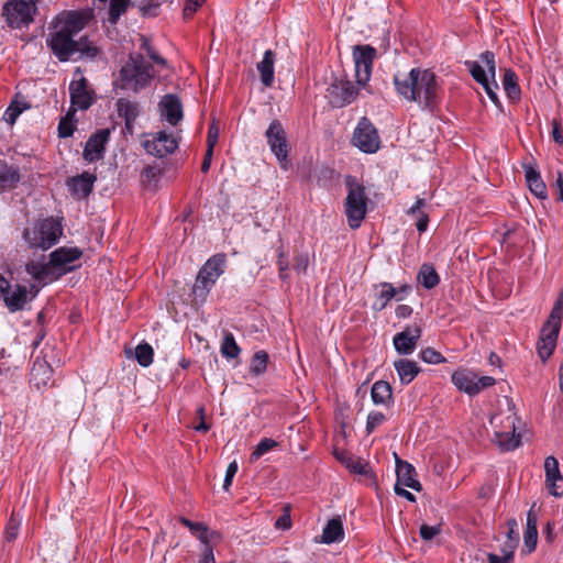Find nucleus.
<instances>
[{
    "label": "nucleus",
    "instance_id": "1",
    "mask_svg": "<svg viewBox=\"0 0 563 563\" xmlns=\"http://www.w3.org/2000/svg\"><path fill=\"white\" fill-rule=\"evenodd\" d=\"M90 18L89 11H66L56 18L46 44L59 62L95 59L100 54V49L87 36L75 40Z\"/></svg>",
    "mask_w": 563,
    "mask_h": 563
},
{
    "label": "nucleus",
    "instance_id": "2",
    "mask_svg": "<svg viewBox=\"0 0 563 563\" xmlns=\"http://www.w3.org/2000/svg\"><path fill=\"white\" fill-rule=\"evenodd\" d=\"M394 84L399 96L424 109L433 110L439 102V84L430 69L412 68L407 74H397Z\"/></svg>",
    "mask_w": 563,
    "mask_h": 563
},
{
    "label": "nucleus",
    "instance_id": "3",
    "mask_svg": "<svg viewBox=\"0 0 563 563\" xmlns=\"http://www.w3.org/2000/svg\"><path fill=\"white\" fill-rule=\"evenodd\" d=\"M154 77V68L141 54H130L119 71L118 87L139 92L146 88Z\"/></svg>",
    "mask_w": 563,
    "mask_h": 563
},
{
    "label": "nucleus",
    "instance_id": "4",
    "mask_svg": "<svg viewBox=\"0 0 563 563\" xmlns=\"http://www.w3.org/2000/svg\"><path fill=\"white\" fill-rule=\"evenodd\" d=\"M345 184L347 187V195L344 207L347 223L351 229H357L361 227V223L366 216L368 198L365 194L364 186L355 178L349 176Z\"/></svg>",
    "mask_w": 563,
    "mask_h": 563
},
{
    "label": "nucleus",
    "instance_id": "5",
    "mask_svg": "<svg viewBox=\"0 0 563 563\" xmlns=\"http://www.w3.org/2000/svg\"><path fill=\"white\" fill-rule=\"evenodd\" d=\"M225 257L214 255L200 268L192 291L196 297L205 298L210 288L224 272Z\"/></svg>",
    "mask_w": 563,
    "mask_h": 563
},
{
    "label": "nucleus",
    "instance_id": "6",
    "mask_svg": "<svg viewBox=\"0 0 563 563\" xmlns=\"http://www.w3.org/2000/svg\"><path fill=\"white\" fill-rule=\"evenodd\" d=\"M358 96V88L344 75L332 76L324 97L333 108H343L352 103Z\"/></svg>",
    "mask_w": 563,
    "mask_h": 563
},
{
    "label": "nucleus",
    "instance_id": "7",
    "mask_svg": "<svg viewBox=\"0 0 563 563\" xmlns=\"http://www.w3.org/2000/svg\"><path fill=\"white\" fill-rule=\"evenodd\" d=\"M60 235L62 227L53 219H45L32 230L24 232V238L31 246L43 250H47L56 244Z\"/></svg>",
    "mask_w": 563,
    "mask_h": 563
},
{
    "label": "nucleus",
    "instance_id": "8",
    "mask_svg": "<svg viewBox=\"0 0 563 563\" xmlns=\"http://www.w3.org/2000/svg\"><path fill=\"white\" fill-rule=\"evenodd\" d=\"M37 8L33 0H9L3 7V15L12 29H21L33 22Z\"/></svg>",
    "mask_w": 563,
    "mask_h": 563
},
{
    "label": "nucleus",
    "instance_id": "9",
    "mask_svg": "<svg viewBox=\"0 0 563 563\" xmlns=\"http://www.w3.org/2000/svg\"><path fill=\"white\" fill-rule=\"evenodd\" d=\"M454 386L470 396L477 395L483 389L494 386L496 380L490 376H478L470 369H459L452 374Z\"/></svg>",
    "mask_w": 563,
    "mask_h": 563
},
{
    "label": "nucleus",
    "instance_id": "10",
    "mask_svg": "<svg viewBox=\"0 0 563 563\" xmlns=\"http://www.w3.org/2000/svg\"><path fill=\"white\" fill-rule=\"evenodd\" d=\"M265 137L280 168L287 169L289 165V150L287 144L286 132L283 124L278 120H273L265 132Z\"/></svg>",
    "mask_w": 563,
    "mask_h": 563
},
{
    "label": "nucleus",
    "instance_id": "11",
    "mask_svg": "<svg viewBox=\"0 0 563 563\" xmlns=\"http://www.w3.org/2000/svg\"><path fill=\"white\" fill-rule=\"evenodd\" d=\"M376 49L369 45H356L353 49L355 78L358 87H365L371 79Z\"/></svg>",
    "mask_w": 563,
    "mask_h": 563
},
{
    "label": "nucleus",
    "instance_id": "12",
    "mask_svg": "<svg viewBox=\"0 0 563 563\" xmlns=\"http://www.w3.org/2000/svg\"><path fill=\"white\" fill-rule=\"evenodd\" d=\"M0 297L10 312L21 311L29 301V290L26 286H12L9 280L0 274Z\"/></svg>",
    "mask_w": 563,
    "mask_h": 563
},
{
    "label": "nucleus",
    "instance_id": "13",
    "mask_svg": "<svg viewBox=\"0 0 563 563\" xmlns=\"http://www.w3.org/2000/svg\"><path fill=\"white\" fill-rule=\"evenodd\" d=\"M377 130L367 118H362L354 130L353 143L364 153H375L379 148Z\"/></svg>",
    "mask_w": 563,
    "mask_h": 563
},
{
    "label": "nucleus",
    "instance_id": "14",
    "mask_svg": "<svg viewBox=\"0 0 563 563\" xmlns=\"http://www.w3.org/2000/svg\"><path fill=\"white\" fill-rule=\"evenodd\" d=\"M82 252L77 247H59L51 253L49 264L55 273L56 278L67 272L74 269L75 261H78Z\"/></svg>",
    "mask_w": 563,
    "mask_h": 563
},
{
    "label": "nucleus",
    "instance_id": "15",
    "mask_svg": "<svg viewBox=\"0 0 563 563\" xmlns=\"http://www.w3.org/2000/svg\"><path fill=\"white\" fill-rule=\"evenodd\" d=\"M143 146L148 154L164 157L176 151L178 142L174 135L159 131L152 139L145 140Z\"/></svg>",
    "mask_w": 563,
    "mask_h": 563
},
{
    "label": "nucleus",
    "instance_id": "16",
    "mask_svg": "<svg viewBox=\"0 0 563 563\" xmlns=\"http://www.w3.org/2000/svg\"><path fill=\"white\" fill-rule=\"evenodd\" d=\"M420 327H407L404 331L395 334L393 339L394 347L400 355L411 354L421 336Z\"/></svg>",
    "mask_w": 563,
    "mask_h": 563
},
{
    "label": "nucleus",
    "instance_id": "17",
    "mask_svg": "<svg viewBox=\"0 0 563 563\" xmlns=\"http://www.w3.org/2000/svg\"><path fill=\"white\" fill-rule=\"evenodd\" d=\"M515 416H508L500 423L504 430L495 431V440L498 446L505 451L516 449L520 443V435L516 434Z\"/></svg>",
    "mask_w": 563,
    "mask_h": 563
},
{
    "label": "nucleus",
    "instance_id": "18",
    "mask_svg": "<svg viewBox=\"0 0 563 563\" xmlns=\"http://www.w3.org/2000/svg\"><path fill=\"white\" fill-rule=\"evenodd\" d=\"M109 130L102 129L89 137L84 150L86 161L96 162L103 157L104 146L109 140Z\"/></svg>",
    "mask_w": 563,
    "mask_h": 563
},
{
    "label": "nucleus",
    "instance_id": "19",
    "mask_svg": "<svg viewBox=\"0 0 563 563\" xmlns=\"http://www.w3.org/2000/svg\"><path fill=\"white\" fill-rule=\"evenodd\" d=\"M481 62L485 65L487 68V73L492 78V81H486L482 86L484 87L487 96L489 99L494 102V104L498 108L501 107V102L498 98V95L496 90L498 89V85L495 80L496 77V63H495V55L493 52L486 51L481 54L479 56Z\"/></svg>",
    "mask_w": 563,
    "mask_h": 563
},
{
    "label": "nucleus",
    "instance_id": "20",
    "mask_svg": "<svg viewBox=\"0 0 563 563\" xmlns=\"http://www.w3.org/2000/svg\"><path fill=\"white\" fill-rule=\"evenodd\" d=\"M560 324H551L545 322L541 329L540 341L538 343V352L542 360H547L553 352L558 334L560 331Z\"/></svg>",
    "mask_w": 563,
    "mask_h": 563
},
{
    "label": "nucleus",
    "instance_id": "21",
    "mask_svg": "<svg viewBox=\"0 0 563 563\" xmlns=\"http://www.w3.org/2000/svg\"><path fill=\"white\" fill-rule=\"evenodd\" d=\"M396 456V475L397 482L396 484L405 487L412 488L417 492L422 489L420 482L416 478V470L415 467Z\"/></svg>",
    "mask_w": 563,
    "mask_h": 563
},
{
    "label": "nucleus",
    "instance_id": "22",
    "mask_svg": "<svg viewBox=\"0 0 563 563\" xmlns=\"http://www.w3.org/2000/svg\"><path fill=\"white\" fill-rule=\"evenodd\" d=\"M30 375L31 383L36 387L37 390L53 385V368L45 360L37 357L33 363Z\"/></svg>",
    "mask_w": 563,
    "mask_h": 563
},
{
    "label": "nucleus",
    "instance_id": "23",
    "mask_svg": "<svg viewBox=\"0 0 563 563\" xmlns=\"http://www.w3.org/2000/svg\"><path fill=\"white\" fill-rule=\"evenodd\" d=\"M69 92L70 101L74 106H77L81 110H86L91 106L92 98L88 90V84L85 77L73 80L69 85Z\"/></svg>",
    "mask_w": 563,
    "mask_h": 563
},
{
    "label": "nucleus",
    "instance_id": "24",
    "mask_svg": "<svg viewBox=\"0 0 563 563\" xmlns=\"http://www.w3.org/2000/svg\"><path fill=\"white\" fill-rule=\"evenodd\" d=\"M162 117L172 125L183 119L181 102L175 95H166L159 102Z\"/></svg>",
    "mask_w": 563,
    "mask_h": 563
},
{
    "label": "nucleus",
    "instance_id": "25",
    "mask_svg": "<svg viewBox=\"0 0 563 563\" xmlns=\"http://www.w3.org/2000/svg\"><path fill=\"white\" fill-rule=\"evenodd\" d=\"M96 176L89 173H82L79 176L73 177L67 181L69 190L77 198H86L92 191Z\"/></svg>",
    "mask_w": 563,
    "mask_h": 563
},
{
    "label": "nucleus",
    "instance_id": "26",
    "mask_svg": "<svg viewBox=\"0 0 563 563\" xmlns=\"http://www.w3.org/2000/svg\"><path fill=\"white\" fill-rule=\"evenodd\" d=\"M20 180L19 167L0 159V194L14 189Z\"/></svg>",
    "mask_w": 563,
    "mask_h": 563
},
{
    "label": "nucleus",
    "instance_id": "27",
    "mask_svg": "<svg viewBox=\"0 0 563 563\" xmlns=\"http://www.w3.org/2000/svg\"><path fill=\"white\" fill-rule=\"evenodd\" d=\"M394 367L402 385L410 384L420 372L418 364L407 358H399L395 361Z\"/></svg>",
    "mask_w": 563,
    "mask_h": 563
},
{
    "label": "nucleus",
    "instance_id": "28",
    "mask_svg": "<svg viewBox=\"0 0 563 563\" xmlns=\"http://www.w3.org/2000/svg\"><path fill=\"white\" fill-rule=\"evenodd\" d=\"M375 300L373 302V309L375 311L384 310L387 305L394 299V286L390 283H380L374 286Z\"/></svg>",
    "mask_w": 563,
    "mask_h": 563
},
{
    "label": "nucleus",
    "instance_id": "29",
    "mask_svg": "<svg viewBox=\"0 0 563 563\" xmlns=\"http://www.w3.org/2000/svg\"><path fill=\"white\" fill-rule=\"evenodd\" d=\"M343 538L344 530L342 520L339 517L330 519L323 528L321 541L325 544H331L342 541Z\"/></svg>",
    "mask_w": 563,
    "mask_h": 563
},
{
    "label": "nucleus",
    "instance_id": "30",
    "mask_svg": "<svg viewBox=\"0 0 563 563\" xmlns=\"http://www.w3.org/2000/svg\"><path fill=\"white\" fill-rule=\"evenodd\" d=\"M274 62L275 54L273 51L267 49L264 53L263 59L257 64V70L261 74V80L266 87H269L274 80Z\"/></svg>",
    "mask_w": 563,
    "mask_h": 563
},
{
    "label": "nucleus",
    "instance_id": "31",
    "mask_svg": "<svg viewBox=\"0 0 563 563\" xmlns=\"http://www.w3.org/2000/svg\"><path fill=\"white\" fill-rule=\"evenodd\" d=\"M26 272L36 280L47 284L56 278L55 273L52 268L49 262L45 265H42L36 262H31L26 264Z\"/></svg>",
    "mask_w": 563,
    "mask_h": 563
},
{
    "label": "nucleus",
    "instance_id": "32",
    "mask_svg": "<svg viewBox=\"0 0 563 563\" xmlns=\"http://www.w3.org/2000/svg\"><path fill=\"white\" fill-rule=\"evenodd\" d=\"M526 181L529 186V189L531 192L537 196L538 198H545L547 197V187L543 180L541 179V176L539 172H537L533 167L528 166L526 167Z\"/></svg>",
    "mask_w": 563,
    "mask_h": 563
},
{
    "label": "nucleus",
    "instance_id": "33",
    "mask_svg": "<svg viewBox=\"0 0 563 563\" xmlns=\"http://www.w3.org/2000/svg\"><path fill=\"white\" fill-rule=\"evenodd\" d=\"M503 87L510 101L515 102L520 99L521 90L518 85V77L510 68L505 69Z\"/></svg>",
    "mask_w": 563,
    "mask_h": 563
},
{
    "label": "nucleus",
    "instance_id": "34",
    "mask_svg": "<svg viewBox=\"0 0 563 563\" xmlns=\"http://www.w3.org/2000/svg\"><path fill=\"white\" fill-rule=\"evenodd\" d=\"M538 541V529H537V517L532 510H530L527 515V525L526 531L523 536L525 547L527 551L530 553L537 547Z\"/></svg>",
    "mask_w": 563,
    "mask_h": 563
},
{
    "label": "nucleus",
    "instance_id": "35",
    "mask_svg": "<svg viewBox=\"0 0 563 563\" xmlns=\"http://www.w3.org/2000/svg\"><path fill=\"white\" fill-rule=\"evenodd\" d=\"M371 396L375 405H386L391 400V387L385 380H377L372 386Z\"/></svg>",
    "mask_w": 563,
    "mask_h": 563
},
{
    "label": "nucleus",
    "instance_id": "36",
    "mask_svg": "<svg viewBox=\"0 0 563 563\" xmlns=\"http://www.w3.org/2000/svg\"><path fill=\"white\" fill-rule=\"evenodd\" d=\"M117 109L119 115L125 120L126 126H130L139 115V104L124 98L117 101Z\"/></svg>",
    "mask_w": 563,
    "mask_h": 563
},
{
    "label": "nucleus",
    "instance_id": "37",
    "mask_svg": "<svg viewBox=\"0 0 563 563\" xmlns=\"http://www.w3.org/2000/svg\"><path fill=\"white\" fill-rule=\"evenodd\" d=\"M417 279L426 289L434 288L440 282L438 273L430 264H423L420 267Z\"/></svg>",
    "mask_w": 563,
    "mask_h": 563
},
{
    "label": "nucleus",
    "instance_id": "38",
    "mask_svg": "<svg viewBox=\"0 0 563 563\" xmlns=\"http://www.w3.org/2000/svg\"><path fill=\"white\" fill-rule=\"evenodd\" d=\"M130 4V0H110L108 22L113 25L117 24L120 16L126 12Z\"/></svg>",
    "mask_w": 563,
    "mask_h": 563
},
{
    "label": "nucleus",
    "instance_id": "39",
    "mask_svg": "<svg viewBox=\"0 0 563 563\" xmlns=\"http://www.w3.org/2000/svg\"><path fill=\"white\" fill-rule=\"evenodd\" d=\"M241 352L231 332H227L221 343V354L225 358H236Z\"/></svg>",
    "mask_w": 563,
    "mask_h": 563
},
{
    "label": "nucleus",
    "instance_id": "40",
    "mask_svg": "<svg viewBox=\"0 0 563 563\" xmlns=\"http://www.w3.org/2000/svg\"><path fill=\"white\" fill-rule=\"evenodd\" d=\"M544 473H545V486L556 481V478H563L559 462L554 456H548L544 461Z\"/></svg>",
    "mask_w": 563,
    "mask_h": 563
},
{
    "label": "nucleus",
    "instance_id": "41",
    "mask_svg": "<svg viewBox=\"0 0 563 563\" xmlns=\"http://www.w3.org/2000/svg\"><path fill=\"white\" fill-rule=\"evenodd\" d=\"M153 355V349L147 343H141L135 347V358L137 363L143 367H147L152 364Z\"/></svg>",
    "mask_w": 563,
    "mask_h": 563
},
{
    "label": "nucleus",
    "instance_id": "42",
    "mask_svg": "<svg viewBox=\"0 0 563 563\" xmlns=\"http://www.w3.org/2000/svg\"><path fill=\"white\" fill-rule=\"evenodd\" d=\"M268 354L265 351H257L251 362L250 372L256 376L262 375L267 367Z\"/></svg>",
    "mask_w": 563,
    "mask_h": 563
},
{
    "label": "nucleus",
    "instance_id": "43",
    "mask_svg": "<svg viewBox=\"0 0 563 563\" xmlns=\"http://www.w3.org/2000/svg\"><path fill=\"white\" fill-rule=\"evenodd\" d=\"M278 443L269 438L262 439L251 454V461H256L264 454L276 448Z\"/></svg>",
    "mask_w": 563,
    "mask_h": 563
},
{
    "label": "nucleus",
    "instance_id": "44",
    "mask_svg": "<svg viewBox=\"0 0 563 563\" xmlns=\"http://www.w3.org/2000/svg\"><path fill=\"white\" fill-rule=\"evenodd\" d=\"M140 40L141 48L146 52L147 56L157 65L166 67L167 60L154 49V47L150 43V40L144 35H141Z\"/></svg>",
    "mask_w": 563,
    "mask_h": 563
},
{
    "label": "nucleus",
    "instance_id": "45",
    "mask_svg": "<svg viewBox=\"0 0 563 563\" xmlns=\"http://www.w3.org/2000/svg\"><path fill=\"white\" fill-rule=\"evenodd\" d=\"M338 457L346 465V467L351 472H353L355 474H361V475L367 474V472H368L367 464L364 463L362 460L353 459V457H340V456H338Z\"/></svg>",
    "mask_w": 563,
    "mask_h": 563
},
{
    "label": "nucleus",
    "instance_id": "46",
    "mask_svg": "<svg viewBox=\"0 0 563 563\" xmlns=\"http://www.w3.org/2000/svg\"><path fill=\"white\" fill-rule=\"evenodd\" d=\"M466 65L471 71L472 77L481 85L488 81V76L478 62H466Z\"/></svg>",
    "mask_w": 563,
    "mask_h": 563
},
{
    "label": "nucleus",
    "instance_id": "47",
    "mask_svg": "<svg viewBox=\"0 0 563 563\" xmlns=\"http://www.w3.org/2000/svg\"><path fill=\"white\" fill-rule=\"evenodd\" d=\"M420 357L428 364H440L445 362V357L432 347L421 350Z\"/></svg>",
    "mask_w": 563,
    "mask_h": 563
},
{
    "label": "nucleus",
    "instance_id": "48",
    "mask_svg": "<svg viewBox=\"0 0 563 563\" xmlns=\"http://www.w3.org/2000/svg\"><path fill=\"white\" fill-rule=\"evenodd\" d=\"M21 526V519L15 518L14 516H11L5 529H4V539L8 542H11L16 539L19 530Z\"/></svg>",
    "mask_w": 563,
    "mask_h": 563
},
{
    "label": "nucleus",
    "instance_id": "49",
    "mask_svg": "<svg viewBox=\"0 0 563 563\" xmlns=\"http://www.w3.org/2000/svg\"><path fill=\"white\" fill-rule=\"evenodd\" d=\"M385 420V415L378 411H372L367 416L366 431L372 433Z\"/></svg>",
    "mask_w": 563,
    "mask_h": 563
},
{
    "label": "nucleus",
    "instance_id": "50",
    "mask_svg": "<svg viewBox=\"0 0 563 563\" xmlns=\"http://www.w3.org/2000/svg\"><path fill=\"white\" fill-rule=\"evenodd\" d=\"M75 131V124L71 119L68 117L63 118L58 124V135L59 137H69L73 135Z\"/></svg>",
    "mask_w": 563,
    "mask_h": 563
},
{
    "label": "nucleus",
    "instance_id": "51",
    "mask_svg": "<svg viewBox=\"0 0 563 563\" xmlns=\"http://www.w3.org/2000/svg\"><path fill=\"white\" fill-rule=\"evenodd\" d=\"M22 111L23 107H21L20 103L12 102L10 107L5 110L3 118L5 122H8L9 124H13L16 121L18 117L22 113Z\"/></svg>",
    "mask_w": 563,
    "mask_h": 563
},
{
    "label": "nucleus",
    "instance_id": "52",
    "mask_svg": "<svg viewBox=\"0 0 563 563\" xmlns=\"http://www.w3.org/2000/svg\"><path fill=\"white\" fill-rule=\"evenodd\" d=\"M309 265L308 254H298L294 260V269L299 274H305Z\"/></svg>",
    "mask_w": 563,
    "mask_h": 563
},
{
    "label": "nucleus",
    "instance_id": "53",
    "mask_svg": "<svg viewBox=\"0 0 563 563\" xmlns=\"http://www.w3.org/2000/svg\"><path fill=\"white\" fill-rule=\"evenodd\" d=\"M441 529L439 526H428V525H422L420 527V537L426 540V541H430L432 540L435 536H438L440 533Z\"/></svg>",
    "mask_w": 563,
    "mask_h": 563
},
{
    "label": "nucleus",
    "instance_id": "54",
    "mask_svg": "<svg viewBox=\"0 0 563 563\" xmlns=\"http://www.w3.org/2000/svg\"><path fill=\"white\" fill-rule=\"evenodd\" d=\"M236 472H238V463L235 461H233L228 465V468L225 472V477L223 481V489L224 490H229Z\"/></svg>",
    "mask_w": 563,
    "mask_h": 563
},
{
    "label": "nucleus",
    "instance_id": "55",
    "mask_svg": "<svg viewBox=\"0 0 563 563\" xmlns=\"http://www.w3.org/2000/svg\"><path fill=\"white\" fill-rule=\"evenodd\" d=\"M219 139V128L217 123L213 121L209 126L208 136H207V148H214Z\"/></svg>",
    "mask_w": 563,
    "mask_h": 563
},
{
    "label": "nucleus",
    "instance_id": "56",
    "mask_svg": "<svg viewBox=\"0 0 563 563\" xmlns=\"http://www.w3.org/2000/svg\"><path fill=\"white\" fill-rule=\"evenodd\" d=\"M519 542V537L510 538V540H506L501 552L506 555H509L510 559L514 556V551L517 548Z\"/></svg>",
    "mask_w": 563,
    "mask_h": 563
},
{
    "label": "nucleus",
    "instance_id": "57",
    "mask_svg": "<svg viewBox=\"0 0 563 563\" xmlns=\"http://www.w3.org/2000/svg\"><path fill=\"white\" fill-rule=\"evenodd\" d=\"M203 2L205 0H187L184 8L185 18L191 16Z\"/></svg>",
    "mask_w": 563,
    "mask_h": 563
},
{
    "label": "nucleus",
    "instance_id": "58",
    "mask_svg": "<svg viewBox=\"0 0 563 563\" xmlns=\"http://www.w3.org/2000/svg\"><path fill=\"white\" fill-rule=\"evenodd\" d=\"M549 493L555 497L563 496V478H556L553 483L547 486Z\"/></svg>",
    "mask_w": 563,
    "mask_h": 563
},
{
    "label": "nucleus",
    "instance_id": "59",
    "mask_svg": "<svg viewBox=\"0 0 563 563\" xmlns=\"http://www.w3.org/2000/svg\"><path fill=\"white\" fill-rule=\"evenodd\" d=\"M410 291H411V287L409 285H401L397 288L394 287V292H395L394 299H396L397 301H402L408 297Z\"/></svg>",
    "mask_w": 563,
    "mask_h": 563
},
{
    "label": "nucleus",
    "instance_id": "60",
    "mask_svg": "<svg viewBox=\"0 0 563 563\" xmlns=\"http://www.w3.org/2000/svg\"><path fill=\"white\" fill-rule=\"evenodd\" d=\"M277 265L279 268V277L282 279H286L288 277V274H287L288 261L282 252L278 254Z\"/></svg>",
    "mask_w": 563,
    "mask_h": 563
},
{
    "label": "nucleus",
    "instance_id": "61",
    "mask_svg": "<svg viewBox=\"0 0 563 563\" xmlns=\"http://www.w3.org/2000/svg\"><path fill=\"white\" fill-rule=\"evenodd\" d=\"M396 317L397 318H400V319H406V318H409L412 313V308L408 305H399L397 308H396Z\"/></svg>",
    "mask_w": 563,
    "mask_h": 563
},
{
    "label": "nucleus",
    "instance_id": "62",
    "mask_svg": "<svg viewBox=\"0 0 563 563\" xmlns=\"http://www.w3.org/2000/svg\"><path fill=\"white\" fill-rule=\"evenodd\" d=\"M291 520L288 514L282 515L275 522V527L277 529H288L290 528Z\"/></svg>",
    "mask_w": 563,
    "mask_h": 563
},
{
    "label": "nucleus",
    "instance_id": "63",
    "mask_svg": "<svg viewBox=\"0 0 563 563\" xmlns=\"http://www.w3.org/2000/svg\"><path fill=\"white\" fill-rule=\"evenodd\" d=\"M198 563H216V559L211 548H206Z\"/></svg>",
    "mask_w": 563,
    "mask_h": 563
},
{
    "label": "nucleus",
    "instance_id": "64",
    "mask_svg": "<svg viewBox=\"0 0 563 563\" xmlns=\"http://www.w3.org/2000/svg\"><path fill=\"white\" fill-rule=\"evenodd\" d=\"M512 559L509 558V555H506L503 553L501 556L490 553L488 555V562L489 563H510Z\"/></svg>",
    "mask_w": 563,
    "mask_h": 563
}]
</instances>
